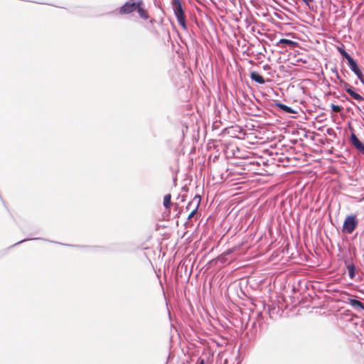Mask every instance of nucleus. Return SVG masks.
<instances>
[{
	"instance_id": "nucleus-1",
	"label": "nucleus",
	"mask_w": 364,
	"mask_h": 364,
	"mask_svg": "<svg viewBox=\"0 0 364 364\" xmlns=\"http://www.w3.org/2000/svg\"><path fill=\"white\" fill-rule=\"evenodd\" d=\"M172 7L174 11V14L177 18L178 23L181 27L186 30V16L183 10L181 3L180 0H172Z\"/></svg>"
},
{
	"instance_id": "nucleus-2",
	"label": "nucleus",
	"mask_w": 364,
	"mask_h": 364,
	"mask_svg": "<svg viewBox=\"0 0 364 364\" xmlns=\"http://www.w3.org/2000/svg\"><path fill=\"white\" fill-rule=\"evenodd\" d=\"M358 225V220L356 215H348L344 220L342 231L344 233L351 234L356 229Z\"/></svg>"
},
{
	"instance_id": "nucleus-3",
	"label": "nucleus",
	"mask_w": 364,
	"mask_h": 364,
	"mask_svg": "<svg viewBox=\"0 0 364 364\" xmlns=\"http://www.w3.org/2000/svg\"><path fill=\"white\" fill-rule=\"evenodd\" d=\"M337 77L340 80L341 84L343 85V88L346 90L348 94H349L353 99L358 102L364 100L363 97L355 92L348 82L341 79L338 75H337Z\"/></svg>"
},
{
	"instance_id": "nucleus-4",
	"label": "nucleus",
	"mask_w": 364,
	"mask_h": 364,
	"mask_svg": "<svg viewBox=\"0 0 364 364\" xmlns=\"http://www.w3.org/2000/svg\"><path fill=\"white\" fill-rule=\"evenodd\" d=\"M139 6V1L137 2H126L119 9V13L121 15L129 14L134 11H136L137 6Z\"/></svg>"
},
{
	"instance_id": "nucleus-5",
	"label": "nucleus",
	"mask_w": 364,
	"mask_h": 364,
	"mask_svg": "<svg viewBox=\"0 0 364 364\" xmlns=\"http://www.w3.org/2000/svg\"><path fill=\"white\" fill-rule=\"evenodd\" d=\"M348 63L350 70L355 73L361 82L364 84V77L357 63L352 58L348 59Z\"/></svg>"
},
{
	"instance_id": "nucleus-6",
	"label": "nucleus",
	"mask_w": 364,
	"mask_h": 364,
	"mask_svg": "<svg viewBox=\"0 0 364 364\" xmlns=\"http://www.w3.org/2000/svg\"><path fill=\"white\" fill-rule=\"evenodd\" d=\"M201 198L200 196H196L187 205L186 209L187 211H198L200 204Z\"/></svg>"
},
{
	"instance_id": "nucleus-7",
	"label": "nucleus",
	"mask_w": 364,
	"mask_h": 364,
	"mask_svg": "<svg viewBox=\"0 0 364 364\" xmlns=\"http://www.w3.org/2000/svg\"><path fill=\"white\" fill-rule=\"evenodd\" d=\"M350 140L355 148L364 154V144L358 139L354 133L351 134Z\"/></svg>"
},
{
	"instance_id": "nucleus-8",
	"label": "nucleus",
	"mask_w": 364,
	"mask_h": 364,
	"mask_svg": "<svg viewBox=\"0 0 364 364\" xmlns=\"http://www.w3.org/2000/svg\"><path fill=\"white\" fill-rule=\"evenodd\" d=\"M136 11L141 18L146 20L149 18V13L144 8V2L141 0L139 1V6H137Z\"/></svg>"
},
{
	"instance_id": "nucleus-9",
	"label": "nucleus",
	"mask_w": 364,
	"mask_h": 364,
	"mask_svg": "<svg viewBox=\"0 0 364 364\" xmlns=\"http://www.w3.org/2000/svg\"><path fill=\"white\" fill-rule=\"evenodd\" d=\"M250 77L252 80L259 84H264L265 82V80H264L263 77L255 71L251 72Z\"/></svg>"
},
{
	"instance_id": "nucleus-10",
	"label": "nucleus",
	"mask_w": 364,
	"mask_h": 364,
	"mask_svg": "<svg viewBox=\"0 0 364 364\" xmlns=\"http://www.w3.org/2000/svg\"><path fill=\"white\" fill-rule=\"evenodd\" d=\"M348 302L355 309H364L363 304L358 300L354 299H349Z\"/></svg>"
},
{
	"instance_id": "nucleus-11",
	"label": "nucleus",
	"mask_w": 364,
	"mask_h": 364,
	"mask_svg": "<svg viewBox=\"0 0 364 364\" xmlns=\"http://www.w3.org/2000/svg\"><path fill=\"white\" fill-rule=\"evenodd\" d=\"M171 195L170 193H168L165 195L164 197V205L169 211L171 209Z\"/></svg>"
},
{
	"instance_id": "nucleus-12",
	"label": "nucleus",
	"mask_w": 364,
	"mask_h": 364,
	"mask_svg": "<svg viewBox=\"0 0 364 364\" xmlns=\"http://www.w3.org/2000/svg\"><path fill=\"white\" fill-rule=\"evenodd\" d=\"M276 106L278 107L279 108H280L281 109H282L283 111L286 112L287 113H289V114L295 113V112L290 107H288L287 105H286L284 104L277 102V103H276Z\"/></svg>"
},
{
	"instance_id": "nucleus-13",
	"label": "nucleus",
	"mask_w": 364,
	"mask_h": 364,
	"mask_svg": "<svg viewBox=\"0 0 364 364\" xmlns=\"http://www.w3.org/2000/svg\"><path fill=\"white\" fill-rule=\"evenodd\" d=\"M279 44H286V45L294 46V47L298 46V43L293 41L291 40L285 39V38L280 39L277 45L279 46Z\"/></svg>"
},
{
	"instance_id": "nucleus-14",
	"label": "nucleus",
	"mask_w": 364,
	"mask_h": 364,
	"mask_svg": "<svg viewBox=\"0 0 364 364\" xmlns=\"http://www.w3.org/2000/svg\"><path fill=\"white\" fill-rule=\"evenodd\" d=\"M347 269L348 272V275L350 279H354L355 276V267L353 264H348L347 266Z\"/></svg>"
},
{
	"instance_id": "nucleus-15",
	"label": "nucleus",
	"mask_w": 364,
	"mask_h": 364,
	"mask_svg": "<svg viewBox=\"0 0 364 364\" xmlns=\"http://www.w3.org/2000/svg\"><path fill=\"white\" fill-rule=\"evenodd\" d=\"M338 50L341 54V55L347 60V61L348 59L352 58V57L343 48L338 47Z\"/></svg>"
},
{
	"instance_id": "nucleus-16",
	"label": "nucleus",
	"mask_w": 364,
	"mask_h": 364,
	"mask_svg": "<svg viewBox=\"0 0 364 364\" xmlns=\"http://www.w3.org/2000/svg\"><path fill=\"white\" fill-rule=\"evenodd\" d=\"M331 107L334 112H340L342 110V107L337 105L331 104Z\"/></svg>"
},
{
	"instance_id": "nucleus-17",
	"label": "nucleus",
	"mask_w": 364,
	"mask_h": 364,
	"mask_svg": "<svg viewBox=\"0 0 364 364\" xmlns=\"http://www.w3.org/2000/svg\"><path fill=\"white\" fill-rule=\"evenodd\" d=\"M189 212L190 213H189V214L188 215V219L192 218L196 214V213H197V211H193H193H189Z\"/></svg>"
},
{
	"instance_id": "nucleus-18",
	"label": "nucleus",
	"mask_w": 364,
	"mask_h": 364,
	"mask_svg": "<svg viewBox=\"0 0 364 364\" xmlns=\"http://www.w3.org/2000/svg\"><path fill=\"white\" fill-rule=\"evenodd\" d=\"M198 364H205V361L203 359L199 358L198 360Z\"/></svg>"
},
{
	"instance_id": "nucleus-19",
	"label": "nucleus",
	"mask_w": 364,
	"mask_h": 364,
	"mask_svg": "<svg viewBox=\"0 0 364 364\" xmlns=\"http://www.w3.org/2000/svg\"><path fill=\"white\" fill-rule=\"evenodd\" d=\"M303 1L309 6V3L311 2L312 0H303Z\"/></svg>"
},
{
	"instance_id": "nucleus-20",
	"label": "nucleus",
	"mask_w": 364,
	"mask_h": 364,
	"mask_svg": "<svg viewBox=\"0 0 364 364\" xmlns=\"http://www.w3.org/2000/svg\"><path fill=\"white\" fill-rule=\"evenodd\" d=\"M232 252V251L231 250H227V251L225 252V255H229V254H230Z\"/></svg>"
}]
</instances>
